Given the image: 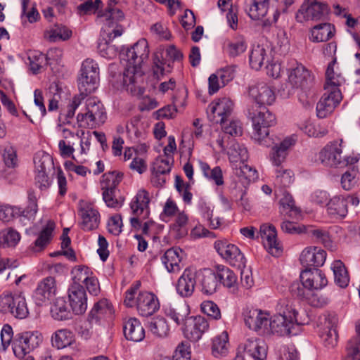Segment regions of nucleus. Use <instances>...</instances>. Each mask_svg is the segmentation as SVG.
Wrapping results in <instances>:
<instances>
[{"label": "nucleus", "instance_id": "nucleus-60", "mask_svg": "<svg viewBox=\"0 0 360 360\" xmlns=\"http://www.w3.org/2000/svg\"><path fill=\"white\" fill-rule=\"evenodd\" d=\"M121 176L115 172H111L104 174L101 181V188L102 191L115 189L121 181Z\"/></svg>", "mask_w": 360, "mask_h": 360}, {"label": "nucleus", "instance_id": "nucleus-25", "mask_svg": "<svg viewBox=\"0 0 360 360\" xmlns=\"http://www.w3.org/2000/svg\"><path fill=\"white\" fill-rule=\"evenodd\" d=\"M300 278L303 286L311 290L322 289L328 283L325 274L317 269H305L301 273Z\"/></svg>", "mask_w": 360, "mask_h": 360}, {"label": "nucleus", "instance_id": "nucleus-4", "mask_svg": "<svg viewBox=\"0 0 360 360\" xmlns=\"http://www.w3.org/2000/svg\"><path fill=\"white\" fill-rule=\"evenodd\" d=\"M253 127L252 139L260 145L266 147L271 146L269 138V127L276 124V117L267 108L260 107L256 112H249Z\"/></svg>", "mask_w": 360, "mask_h": 360}, {"label": "nucleus", "instance_id": "nucleus-8", "mask_svg": "<svg viewBox=\"0 0 360 360\" xmlns=\"http://www.w3.org/2000/svg\"><path fill=\"white\" fill-rule=\"evenodd\" d=\"M27 198L28 205L23 210L18 207L0 204V220L8 222L15 217L21 216L30 221H34L38 211L37 197L33 191H29Z\"/></svg>", "mask_w": 360, "mask_h": 360}, {"label": "nucleus", "instance_id": "nucleus-52", "mask_svg": "<svg viewBox=\"0 0 360 360\" xmlns=\"http://www.w3.org/2000/svg\"><path fill=\"white\" fill-rule=\"evenodd\" d=\"M149 330L156 337L165 338L169 333V327L165 319L155 317L148 322Z\"/></svg>", "mask_w": 360, "mask_h": 360}, {"label": "nucleus", "instance_id": "nucleus-22", "mask_svg": "<svg viewBox=\"0 0 360 360\" xmlns=\"http://www.w3.org/2000/svg\"><path fill=\"white\" fill-rule=\"evenodd\" d=\"M342 98L341 91H326L316 105V114L319 118H325L332 113Z\"/></svg>", "mask_w": 360, "mask_h": 360}, {"label": "nucleus", "instance_id": "nucleus-15", "mask_svg": "<svg viewBox=\"0 0 360 360\" xmlns=\"http://www.w3.org/2000/svg\"><path fill=\"white\" fill-rule=\"evenodd\" d=\"M122 30L116 28L112 30H103L101 37L98 43V52L103 58L112 59L116 57L119 51L118 47L112 44V40L121 36Z\"/></svg>", "mask_w": 360, "mask_h": 360}, {"label": "nucleus", "instance_id": "nucleus-24", "mask_svg": "<svg viewBox=\"0 0 360 360\" xmlns=\"http://www.w3.org/2000/svg\"><path fill=\"white\" fill-rule=\"evenodd\" d=\"M79 215L81 217L80 227L84 231H90L98 227L100 214L91 204H83L79 210Z\"/></svg>", "mask_w": 360, "mask_h": 360}, {"label": "nucleus", "instance_id": "nucleus-47", "mask_svg": "<svg viewBox=\"0 0 360 360\" xmlns=\"http://www.w3.org/2000/svg\"><path fill=\"white\" fill-rule=\"evenodd\" d=\"M72 36V31L67 27L56 25L44 32V38L50 42L68 40Z\"/></svg>", "mask_w": 360, "mask_h": 360}, {"label": "nucleus", "instance_id": "nucleus-35", "mask_svg": "<svg viewBox=\"0 0 360 360\" xmlns=\"http://www.w3.org/2000/svg\"><path fill=\"white\" fill-rule=\"evenodd\" d=\"M182 254L181 249L172 248L168 249L161 257L162 263L169 273H177L181 270Z\"/></svg>", "mask_w": 360, "mask_h": 360}, {"label": "nucleus", "instance_id": "nucleus-50", "mask_svg": "<svg viewBox=\"0 0 360 360\" xmlns=\"http://www.w3.org/2000/svg\"><path fill=\"white\" fill-rule=\"evenodd\" d=\"M188 216L182 211L178 212L174 222L171 225V231L174 233L176 238H181L188 234Z\"/></svg>", "mask_w": 360, "mask_h": 360}, {"label": "nucleus", "instance_id": "nucleus-6", "mask_svg": "<svg viewBox=\"0 0 360 360\" xmlns=\"http://www.w3.org/2000/svg\"><path fill=\"white\" fill-rule=\"evenodd\" d=\"M106 117L103 103L96 98H90L86 101L85 112L79 113L77 120L80 127L94 129L103 124Z\"/></svg>", "mask_w": 360, "mask_h": 360}, {"label": "nucleus", "instance_id": "nucleus-30", "mask_svg": "<svg viewBox=\"0 0 360 360\" xmlns=\"http://www.w3.org/2000/svg\"><path fill=\"white\" fill-rule=\"evenodd\" d=\"M149 193L144 189L140 190L130 202V209L134 216L143 215L148 217L150 214Z\"/></svg>", "mask_w": 360, "mask_h": 360}, {"label": "nucleus", "instance_id": "nucleus-58", "mask_svg": "<svg viewBox=\"0 0 360 360\" xmlns=\"http://www.w3.org/2000/svg\"><path fill=\"white\" fill-rule=\"evenodd\" d=\"M73 284L84 283L94 274L86 266L79 265L74 267L71 271Z\"/></svg>", "mask_w": 360, "mask_h": 360}, {"label": "nucleus", "instance_id": "nucleus-23", "mask_svg": "<svg viewBox=\"0 0 360 360\" xmlns=\"http://www.w3.org/2000/svg\"><path fill=\"white\" fill-rule=\"evenodd\" d=\"M326 259V252L318 247H307L300 254V260L302 266L307 268L321 266Z\"/></svg>", "mask_w": 360, "mask_h": 360}, {"label": "nucleus", "instance_id": "nucleus-45", "mask_svg": "<svg viewBox=\"0 0 360 360\" xmlns=\"http://www.w3.org/2000/svg\"><path fill=\"white\" fill-rule=\"evenodd\" d=\"M234 174L239 178L243 186L258 179L257 170L244 162L233 166Z\"/></svg>", "mask_w": 360, "mask_h": 360}, {"label": "nucleus", "instance_id": "nucleus-40", "mask_svg": "<svg viewBox=\"0 0 360 360\" xmlns=\"http://www.w3.org/2000/svg\"><path fill=\"white\" fill-rule=\"evenodd\" d=\"M269 8V0H248L247 13L250 18L255 20L264 18Z\"/></svg>", "mask_w": 360, "mask_h": 360}, {"label": "nucleus", "instance_id": "nucleus-43", "mask_svg": "<svg viewBox=\"0 0 360 360\" xmlns=\"http://www.w3.org/2000/svg\"><path fill=\"white\" fill-rule=\"evenodd\" d=\"M198 210L200 214L209 221V226L213 229H218L221 225V219L216 217L212 219L214 206L208 201L200 198L198 202Z\"/></svg>", "mask_w": 360, "mask_h": 360}, {"label": "nucleus", "instance_id": "nucleus-2", "mask_svg": "<svg viewBox=\"0 0 360 360\" xmlns=\"http://www.w3.org/2000/svg\"><path fill=\"white\" fill-rule=\"evenodd\" d=\"M276 314L270 317L269 333L278 336L295 335L294 328L301 323L298 311L293 302L287 299L279 300L276 305Z\"/></svg>", "mask_w": 360, "mask_h": 360}, {"label": "nucleus", "instance_id": "nucleus-41", "mask_svg": "<svg viewBox=\"0 0 360 360\" xmlns=\"http://www.w3.org/2000/svg\"><path fill=\"white\" fill-rule=\"evenodd\" d=\"M217 281L228 288H234L238 283V276L233 270L224 265L215 266Z\"/></svg>", "mask_w": 360, "mask_h": 360}, {"label": "nucleus", "instance_id": "nucleus-32", "mask_svg": "<svg viewBox=\"0 0 360 360\" xmlns=\"http://www.w3.org/2000/svg\"><path fill=\"white\" fill-rule=\"evenodd\" d=\"M164 312L167 317L174 321L176 325L185 324L190 314L189 307L184 302L167 304L164 307Z\"/></svg>", "mask_w": 360, "mask_h": 360}, {"label": "nucleus", "instance_id": "nucleus-33", "mask_svg": "<svg viewBox=\"0 0 360 360\" xmlns=\"http://www.w3.org/2000/svg\"><path fill=\"white\" fill-rule=\"evenodd\" d=\"M295 139L292 137H287L278 144L272 147L270 153V160L272 164L279 167L286 158L288 150L294 146Z\"/></svg>", "mask_w": 360, "mask_h": 360}, {"label": "nucleus", "instance_id": "nucleus-56", "mask_svg": "<svg viewBox=\"0 0 360 360\" xmlns=\"http://www.w3.org/2000/svg\"><path fill=\"white\" fill-rule=\"evenodd\" d=\"M273 49L280 55L287 54L290 49V44L286 32L279 30L273 43Z\"/></svg>", "mask_w": 360, "mask_h": 360}, {"label": "nucleus", "instance_id": "nucleus-20", "mask_svg": "<svg viewBox=\"0 0 360 360\" xmlns=\"http://www.w3.org/2000/svg\"><path fill=\"white\" fill-rule=\"evenodd\" d=\"M56 283L55 278L51 276L42 279L38 284L33 293V299L37 305H42L51 300L56 295Z\"/></svg>", "mask_w": 360, "mask_h": 360}, {"label": "nucleus", "instance_id": "nucleus-9", "mask_svg": "<svg viewBox=\"0 0 360 360\" xmlns=\"http://www.w3.org/2000/svg\"><path fill=\"white\" fill-rule=\"evenodd\" d=\"M43 337L37 331H26L18 334L12 342V349L19 359L37 348L42 342Z\"/></svg>", "mask_w": 360, "mask_h": 360}, {"label": "nucleus", "instance_id": "nucleus-14", "mask_svg": "<svg viewBox=\"0 0 360 360\" xmlns=\"http://www.w3.org/2000/svg\"><path fill=\"white\" fill-rule=\"evenodd\" d=\"M336 325L337 318L334 315L323 314L319 318L320 337L325 346L328 348L334 347L338 343Z\"/></svg>", "mask_w": 360, "mask_h": 360}, {"label": "nucleus", "instance_id": "nucleus-12", "mask_svg": "<svg viewBox=\"0 0 360 360\" xmlns=\"http://www.w3.org/2000/svg\"><path fill=\"white\" fill-rule=\"evenodd\" d=\"M329 12L328 6L316 0L304 1L296 13L297 22L303 23L309 20H319Z\"/></svg>", "mask_w": 360, "mask_h": 360}, {"label": "nucleus", "instance_id": "nucleus-3", "mask_svg": "<svg viewBox=\"0 0 360 360\" xmlns=\"http://www.w3.org/2000/svg\"><path fill=\"white\" fill-rule=\"evenodd\" d=\"M140 281L134 282L125 292L124 304L128 307H136L138 313L143 316H149L160 307L158 297L148 291H139Z\"/></svg>", "mask_w": 360, "mask_h": 360}, {"label": "nucleus", "instance_id": "nucleus-59", "mask_svg": "<svg viewBox=\"0 0 360 360\" xmlns=\"http://www.w3.org/2000/svg\"><path fill=\"white\" fill-rule=\"evenodd\" d=\"M359 181V174L358 171L352 168L345 172L341 179L342 188L346 191H349L358 185Z\"/></svg>", "mask_w": 360, "mask_h": 360}, {"label": "nucleus", "instance_id": "nucleus-18", "mask_svg": "<svg viewBox=\"0 0 360 360\" xmlns=\"http://www.w3.org/2000/svg\"><path fill=\"white\" fill-rule=\"evenodd\" d=\"M210 328L207 320L201 316H189L185 322L184 333L191 341L197 342Z\"/></svg>", "mask_w": 360, "mask_h": 360}, {"label": "nucleus", "instance_id": "nucleus-34", "mask_svg": "<svg viewBox=\"0 0 360 360\" xmlns=\"http://www.w3.org/2000/svg\"><path fill=\"white\" fill-rule=\"evenodd\" d=\"M197 276L202 287V292L204 294L212 295L216 292L218 281L214 269H200L197 271Z\"/></svg>", "mask_w": 360, "mask_h": 360}, {"label": "nucleus", "instance_id": "nucleus-11", "mask_svg": "<svg viewBox=\"0 0 360 360\" xmlns=\"http://www.w3.org/2000/svg\"><path fill=\"white\" fill-rule=\"evenodd\" d=\"M214 247L220 257L230 265L241 269L245 266L246 259L238 247L226 240H218Z\"/></svg>", "mask_w": 360, "mask_h": 360}, {"label": "nucleus", "instance_id": "nucleus-49", "mask_svg": "<svg viewBox=\"0 0 360 360\" xmlns=\"http://www.w3.org/2000/svg\"><path fill=\"white\" fill-rule=\"evenodd\" d=\"M228 155L233 167L245 162L248 158V152L243 144L233 143L228 150Z\"/></svg>", "mask_w": 360, "mask_h": 360}, {"label": "nucleus", "instance_id": "nucleus-46", "mask_svg": "<svg viewBox=\"0 0 360 360\" xmlns=\"http://www.w3.org/2000/svg\"><path fill=\"white\" fill-rule=\"evenodd\" d=\"M331 269L335 284L341 288H346L349 283V276L343 262L340 260L334 261L331 264Z\"/></svg>", "mask_w": 360, "mask_h": 360}, {"label": "nucleus", "instance_id": "nucleus-7", "mask_svg": "<svg viewBox=\"0 0 360 360\" xmlns=\"http://www.w3.org/2000/svg\"><path fill=\"white\" fill-rule=\"evenodd\" d=\"M0 311L20 319L26 318L29 310L25 297L22 293L4 292L0 295Z\"/></svg>", "mask_w": 360, "mask_h": 360}, {"label": "nucleus", "instance_id": "nucleus-44", "mask_svg": "<svg viewBox=\"0 0 360 360\" xmlns=\"http://www.w3.org/2000/svg\"><path fill=\"white\" fill-rule=\"evenodd\" d=\"M51 340L53 347L60 349L72 345L75 339L73 333L70 330L59 329L53 333Z\"/></svg>", "mask_w": 360, "mask_h": 360}, {"label": "nucleus", "instance_id": "nucleus-10", "mask_svg": "<svg viewBox=\"0 0 360 360\" xmlns=\"http://www.w3.org/2000/svg\"><path fill=\"white\" fill-rule=\"evenodd\" d=\"M318 161L326 167H338L348 164L342 155V146L337 141L327 143L317 154Z\"/></svg>", "mask_w": 360, "mask_h": 360}, {"label": "nucleus", "instance_id": "nucleus-37", "mask_svg": "<svg viewBox=\"0 0 360 360\" xmlns=\"http://www.w3.org/2000/svg\"><path fill=\"white\" fill-rule=\"evenodd\" d=\"M101 22L103 23V30L116 29L117 27L122 30V27L117 25V22L122 20L124 15L123 12L113 6H108L105 12L98 15Z\"/></svg>", "mask_w": 360, "mask_h": 360}, {"label": "nucleus", "instance_id": "nucleus-51", "mask_svg": "<svg viewBox=\"0 0 360 360\" xmlns=\"http://www.w3.org/2000/svg\"><path fill=\"white\" fill-rule=\"evenodd\" d=\"M247 42L243 37L239 36L227 41L224 47L225 51L231 57H236L247 49Z\"/></svg>", "mask_w": 360, "mask_h": 360}, {"label": "nucleus", "instance_id": "nucleus-61", "mask_svg": "<svg viewBox=\"0 0 360 360\" xmlns=\"http://www.w3.org/2000/svg\"><path fill=\"white\" fill-rule=\"evenodd\" d=\"M172 162L173 158L172 157H158L154 162V172L156 175L169 173L171 170Z\"/></svg>", "mask_w": 360, "mask_h": 360}, {"label": "nucleus", "instance_id": "nucleus-29", "mask_svg": "<svg viewBox=\"0 0 360 360\" xmlns=\"http://www.w3.org/2000/svg\"><path fill=\"white\" fill-rule=\"evenodd\" d=\"M243 349L254 360H265L266 359L268 347L264 340L261 338H248L244 343Z\"/></svg>", "mask_w": 360, "mask_h": 360}, {"label": "nucleus", "instance_id": "nucleus-63", "mask_svg": "<svg viewBox=\"0 0 360 360\" xmlns=\"http://www.w3.org/2000/svg\"><path fill=\"white\" fill-rule=\"evenodd\" d=\"M51 163L50 155L44 152L37 153L34 157L35 172H46Z\"/></svg>", "mask_w": 360, "mask_h": 360}, {"label": "nucleus", "instance_id": "nucleus-21", "mask_svg": "<svg viewBox=\"0 0 360 360\" xmlns=\"http://www.w3.org/2000/svg\"><path fill=\"white\" fill-rule=\"evenodd\" d=\"M70 306L75 314H82L87 309V297L82 285L72 284L68 289Z\"/></svg>", "mask_w": 360, "mask_h": 360}, {"label": "nucleus", "instance_id": "nucleus-13", "mask_svg": "<svg viewBox=\"0 0 360 360\" xmlns=\"http://www.w3.org/2000/svg\"><path fill=\"white\" fill-rule=\"evenodd\" d=\"M313 75L302 63L292 61L288 68V83L293 89H304L313 80Z\"/></svg>", "mask_w": 360, "mask_h": 360}, {"label": "nucleus", "instance_id": "nucleus-27", "mask_svg": "<svg viewBox=\"0 0 360 360\" xmlns=\"http://www.w3.org/2000/svg\"><path fill=\"white\" fill-rule=\"evenodd\" d=\"M259 234L264 248L273 256H278L281 250L276 239V231L274 226L263 224L260 227Z\"/></svg>", "mask_w": 360, "mask_h": 360}, {"label": "nucleus", "instance_id": "nucleus-48", "mask_svg": "<svg viewBox=\"0 0 360 360\" xmlns=\"http://www.w3.org/2000/svg\"><path fill=\"white\" fill-rule=\"evenodd\" d=\"M200 169L204 176L213 181L217 186H222L224 183L222 170L220 167L216 166L211 169L207 162L198 161Z\"/></svg>", "mask_w": 360, "mask_h": 360}, {"label": "nucleus", "instance_id": "nucleus-39", "mask_svg": "<svg viewBox=\"0 0 360 360\" xmlns=\"http://www.w3.org/2000/svg\"><path fill=\"white\" fill-rule=\"evenodd\" d=\"M124 334L127 340L141 342L145 338V330L137 319L130 318L124 323Z\"/></svg>", "mask_w": 360, "mask_h": 360}, {"label": "nucleus", "instance_id": "nucleus-53", "mask_svg": "<svg viewBox=\"0 0 360 360\" xmlns=\"http://www.w3.org/2000/svg\"><path fill=\"white\" fill-rule=\"evenodd\" d=\"M20 240V236L15 230L8 228L0 231V246L14 247Z\"/></svg>", "mask_w": 360, "mask_h": 360}, {"label": "nucleus", "instance_id": "nucleus-31", "mask_svg": "<svg viewBox=\"0 0 360 360\" xmlns=\"http://www.w3.org/2000/svg\"><path fill=\"white\" fill-rule=\"evenodd\" d=\"M327 213L333 219H344L348 213L347 198L335 195L327 202Z\"/></svg>", "mask_w": 360, "mask_h": 360}, {"label": "nucleus", "instance_id": "nucleus-28", "mask_svg": "<svg viewBox=\"0 0 360 360\" xmlns=\"http://www.w3.org/2000/svg\"><path fill=\"white\" fill-rule=\"evenodd\" d=\"M336 59L330 62L326 71V82L324 89L326 91H340V87L345 83V77L340 72L338 67H335Z\"/></svg>", "mask_w": 360, "mask_h": 360}, {"label": "nucleus", "instance_id": "nucleus-1", "mask_svg": "<svg viewBox=\"0 0 360 360\" xmlns=\"http://www.w3.org/2000/svg\"><path fill=\"white\" fill-rule=\"evenodd\" d=\"M149 49L148 42L141 39L131 47L121 51L120 58L124 66L122 80L115 81L117 86H123L127 91L135 95L144 93L143 63L148 59Z\"/></svg>", "mask_w": 360, "mask_h": 360}, {"label": "nucleus", "instance_id": "nucleus-5", "mask_svg": "<svg viewBox=\"0 0 360 360\" xmlns=\"http://www.w3.org/2000/svg\"><path fill=\"white\" fill-rule=\"evenodd\" d=\"M99 67L98 63L90 58L82 62L77 79L79 94L87 96L95 91L99 82Z\"/></svg>", "mask_w": 360, "mask_h": 360}, {"label": "nucleus", "instance_id": "nucleus-26", "mask_svg": "<svg viewBox=\"0 0 360 360\" xmlns=\"http://www.w3.org/2000/svg\"><path fill=\"white\" fill-rule=\"evenodd\" d=\"M197 271L194 268L186 269L178 280L176 290L182 297L191 296L195 289L196 283Z\"/></svg>", "mask_w": 360, "mask_h": 360}, {"label": "nucleus", "instance_id": "nucleus-17", "mask_svg": "<svg viewBox=\"0 0 360 360\" xmlns=\"http://www.w3.org/2000/svg\"><path fill=\"white\" fill-rule=\"evenodd\" d=\"M233 103L229 98H217L208 106V117L215 123H223L232 112Z\"/></svg>", "mask_w": 360, "mask_h": 360}, {"label": "nucleus", "instance_id": "nucleus-64", "mask_svg": "<svg viewBox=\"0 0 360 360\" xmlns=\"http://www.w3.org/2000/svg\"><path fill=\"white\" fill-rule=\"evenodd\" d=\"M276 180L281 186H288L294 180V174L290 169L277 168L276 170Z\"/></svg>", "mask_w": 360, "mask_h": 360}, {"label": "nucleus", "instance_id": "nucleus-19", "mask_svg": "<svg viewBox=\"0 0 360 360\" xmlns=\"http://www.w3.org/2000/svg\"><path fill=\"white\" fill-rule=\"evenodd\" d=\"M248 95L260 107L271 105L276 100V95L273 89L264 82L250 86Z\"/></svg>", "mask_w": 360, "mask_h": 360}, {"label": "nucleus", "instance_id": "nucleus-54", "mask_svg": "<svg viewBox=\"0 0 360 360\" xmlns=\"http://www.w3.org/2000/svg\"><path fill=\"white\" fill-rule=\"evenodd\" d=\"M51 313L52 317L58 321L68 319L71 315L66 305V302L63 298L56 299L53 305L51 307Z\"/></svg>", "mask_w": 360, "mask_h": 360}, {"label": "nucleus", "instance_id": "nucleus-62", "mask_svg": "<svg viewBox=\"0 0 360 360\" xmlns=\"http://www.w3.org/2000/svg\"><path fill=\"white\" fill-rule=\"evenodd\" d=\"M221 125L223 131L233 136H241L243 134V128L240 121L236 120H224Z\"/></svg>", "mask_w": 360, "mask_h": 360}, {"label": "nucleus", "instance_id": "nucleus-38", "mask_svg": "<svg viewBox=\"0 0 360 360\" xmlns=\"http://www.w3.org/2000/svg\"><path fill=\"white\" fill-rule=\"evenodd\" d=\"M229 334L224 330L212 339L211 353L215 358H223L227 356L229 349Z\"/></svg>", "mask_w": 360, "mask_h": 360}, {"label": "nucleus", "instance_id": "nucleus-16", "mask_svg": "<svg viewBox=\"0 0 360 360\" xmlns=\"http://www.w3.org/2000/svg\"><path fill=\"white\" fill-rule=\"evenodd\" d=\"M245 325L256 332L268 333L270 314L267 311L257 309L246 310L244 314Z\"/></svg>", "mask_w": 360, "mask_h": 360}, {"label": "nucleus", "instance_id": "nucleus-55", "mask_svg": "<svg viewBox=\"0 0 360 360\" xmlns=\"http://www.w3.org/2000/svg\"><path fill=\"white\" fill-rule=\"evenodd\" d=\"M91 314L96 319H103L111 316L113 314V309L108 300L103 299L94 304Z\"/></svg>", "mask_w": 360, "mask_h": 360}, {"label": "nucleus", "instance_id": "nucleus-57", "mask_svg": "<svg viewBox=\"0 0 360 360\" xmlns=\"http://www.w3.org/2000/svg\"><path fill=\"white\" fill-rule=\"evenodd\" d=\"M54 228L55 223L51 220H49L34 242L36 248L41 250L50 242Z\"/></svg>", "mask_w": 360, "mask_h": 360}, {"label": "nucleus", "instance_id": "nucleus-42", "mask_svg": "<svg viewBox=\"0 0 360 360\" xmlns=\"http://www.w3.org/2000/svg\"><path fill=\"white\" fill-rule=\"evenodd\" d=\"M268 60L267 49L263 45H253L249 55V63L251 68L259 70Z\"/></svg>", "mask_w": 360, "mask_h": 360}, {"label": "nucleus", "instance_id": "nucleus-36", "mask_svg": "<svg viewBox=\"0 0 360 360\" xmlns=\"http://www.w3.org/2000/svg\"><path fill=\"white\" fill-rule=\"evenodd\" d=\"M335 27L328 22L316 25L309 31V40L314 43L329 40L335 34Z\"/></svg>", "mask_w": 360, "mask_h": 360}]
</instances>
